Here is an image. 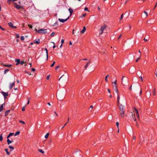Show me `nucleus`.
I'll return each instance as SVG.
<instances>
[{
	"label": "nucleus",
	"mask_w": 157,
	"mask_h": 157,
	"mask_svg": "<svg viewBox=\"0 0 157 157\" xmlns=\"http://www.w3.org/2000/svg\"><path fill=\"white\" fill-rule=\"evenodd\" d=\"M20 134V132L19 131H17L15 133V136H16L17 135H18Z\"/></svg>",
	"instance_id": "473e14b6"
},
{
	"label": "nucleus",
	"mask_w": 157,
	"mask_h": 157,
	"mask_svg": "<svg viewBox=\"0 0 157 157\" xmlns=\"http://www.w3.org/2000/svg\"><path fill=\"white\" fill-rule=\"evenodd\" d=\"M134 110L136 111V116H137V117L139 119L140 117H139V112H138V110L137 109H136V108H134Z\"/></svg>",
	"instance_id": "1a4fd4ad"
},
{
	"label": "nucleus",
	"mask_w": 157,
	"mask_h": 157,
	"mask_svg": "<svg viewBox=\"0 0 157 157\" xmlns=\"http://www.w3.org/2000/svg\"><path fill=\"white\" fill-rule=\"evenodd\" d=\"M117 80L116 79L115 80V81L114 82H112V83H114V84L115 85V86H117Z\"/></svg>",
	"instance_id": "72a5a7b5"
},
{
	"label": "nucleus",
	"mask_w": 157,
	"mask_h": 157,
	"mask_svg": "<svg viewBox=\"0 0 157 157\" xmlns=\"http://www.w3.org/2000/svg\"><path fill=\"white\" fill-rule=\"evenodd\" d=\"M107 27V26L105 24H104L100 27V28L98 30L100 35L102 34L103 33L104 30Z\"/></svg>",
	"instance_id": "7ed1b4c3"
},
{
	"label": "nucleus",
	"mask_w": 157,
	"mask_h": 157,
	"mask_svg": "<svg viewBox=\"0 0 157 157\" xmlns=\"http://www.w3.org/2000/svg\"><path fill=\"white\" fill-rule=\"evenodd\" d=\"M60 67L59 66V65H58V66H57L55 68V69L56 70H57V69L58 68H59Z\"/></svg>",
	"instance_id": "a18cd8bd"
},
{
	"label": "nucleus",
	"mask_w": 157,
	"mask_h": 157,
	"mask_svg": "<svg viewBox=\"0 0 157 157\" xmlns=\"http://www.w3.org/2000/svg\"><path fill=\"white\" fill-rule=\"evenodd\" d=\"M2 134L1 135V136H0V140L1 141H2V140H3V137H2Z\"/></svg>",
	"instance_id": "2f4dec72"
},
{
	"label": "nucleus",
	"mask_w": 157,
	"mask_h": 157,
	"mask_svg": "<svg viewBox=\"0 0 157 157\" xmlns=\"http://www.w3.org/2000/svg\"><path fill=\"white\" fill-rule=\"evenodd\" d=\"M15 7L17 10L21 9V6L17 5L16 3H14Z\"/></svg>",
	"instance_id": "423d86ee"
},
{
	"label": "nucleus",
	"mask_w": 157,
	"mask_h": 157,
	"mask_svg": "<svg viewBox=\"0 0 157 157\" xmlns=\"http://www.w3.org/2000/svg\"><path fill=\"white\" fill-rule=\"evenodd\" d=\"M38 151H39L40 152H41V153H42V154H43V153H44V151H43L42 150L40 149H39V150H38Z\"/></svg>",
	"instance_id": "c85d7f7f"
},
{
	"label": "nucleus",
	"mask_w": 157,
	"mask_h": 157,
	"mask_svg": "<svg viewBox=\"0 0 157 157\" xmlns=\"http://www.w3.org/2000/svg\"><path fill=\"white\" fill-rule=\"evenodd\" d=\"M3 65L5 67H10L12 66V65L11 64H10V65L3 64Z\"/></svg>",
	"instance_id": "cd10ccee"
},
{
	"label": "nucleus",
	"mask_w": 157,
	"mask_h": 157,
	"mask_svg": "<svg viewBox=\"0 0 157 157\" xmlns=\"http://www.w3.org/2000/svg\"><path fill=\"white\" fill-rule=\"evenodd\" d=\"M17 1V0H8V2L9 3V4H10L11 1Z\"/></svg>",
	"instance_id": "7c9ffc66"
},
{
	"label": "nucleus",
	"mask_w": 157,
	"mask_h": 157,
	"mask_svg": "<svg viewBox=\"0 0 157 157\" xmlns=\"http://www.w3.org/2000/svg\"><path fill=\"white\" fill-rule=\"evenodd\" d=\"M64 39H62L61 41V44H63L64 42Z\"/></svg>",
	"instance_id": "c03bdc74"
},
{
	"label": "nucleus",
	"mask_w": 157,
	"mask_h": 157,
	"mask_svg": "<svg viewBox=\"0 0 157 157\" xmlns=\"http://www.w3.org/2000/svg\"><path fill=\"white\" fill-rule=\"evenodd\" d=\"M119 110L120 111V117L123 118L124 117V107L122 105H121L119 106Z\"/></svg>",
	"instance_id": "f257e3e1"
},
{
	"label": "nucleus",
	"mask_w": 157,
	"mask_h": 157,
	"mask_svg": "<svg viewBox=\"0 0 157 157\" xmlns=\"http://www.w3.org/2000/svg\"><path fill=\"white\" fill-rule=\"evenodd\" d=\"M32 71H35V68H33L32 69Z\"/></svg>",
	"instance_id": "4d7b16f0"
},
{
	"label": "nucleus",
	"mask_w": 157,
	"mask_h": 157,
	"mask_svg": "<svg viewBox=\"0 0 157 157\" xmlns=\"http://www.w3.org/2000/svg\"><path fill=\"white\" fill-rule=\"evenodd\" d=\"M140 56L138 58L136 59V62H137L138 60L140 59Z\"/></svg>",
	"instance_id": "e433bc0d"
},
{
	"label": "nucleus",
	"mask_w": 157,
	"mask_h": 157,
	"mask_svg": "<svg viewBox=\"0 0 157 157\" xmlns=\"http://www.w3.org/2000/svg\"><path fill=\"white\" fill-rule=\"evenodd\" d=\"M153 95L154 96L155 95H156V90L155 88H154L153 90Z\"/></svg>",
	"instance_id": "393cba45"
},
{
	"label": "nucleus",
	"mask_w": 157,
	"mask_h": 157,
	"mask_svg": "<svg viewBox=\"0 0 157 157\" xmlns=\"http://www.w3.org/2000/svg\"><path fill=\"white\" fill-rule=\"evenodd\" d=\"M86 29L85 27H83V30L81 31V33L83 34V33L86 31Z\"/></svg>",
	"instance_id": "a211bd4d"
},
{
	"label": "nucleus",
	"mask_w": 157,
	"mask_h": 157,
	"mask_svg": "<svg viewBox=\"0 0 157 157\" xmlns=\"http://www.w3.org/2000/svg\"><path fill=\"white\" fill-rule=\"evenodd\" d=\"M34 43L36 44H39L40 43V40L39 39L36 40H34Z\"/></svg>",
	"instance_id": "4468645a"
},
{
	"label": "nucleus",
	"mask_w": 157,
	"mask_h": 157,
	"mask_svg": "<svg viewBox=\"0 0 157 157\" xmlns=\"http://www.w3.org/2000/svg\"><path fill=\"white\" fill-rule=\"evenodd\" d=\"M28 26H29L30 28L32 29L33 27L32 25H29Z\"/></svg>",
	"instance_id": "864d4df0"
},
{
	"label": "nucleus",
	"mask_w": 157,
	"mask_h": 157,
	"mask_svg": "<svg viewBox=\"0 0 157 157\" xmlns=\"http://www.w3.org/2000/svg\"><path fill=\"white\" fill-rule=\"evenodd\" d=\"M15 85V82H14L10 84L9 86V88L10 89H11L13 86Z\"/></svg>",
	"instance_id": "ddd939ff"
},
{
	"label": "nucleus",
	"mask_w": 157,
	"mask_h": 157,
	"mask_svg": "<svg viewBox=\"0 0 157 157\" xmlns=\"http://www.w3.org/2000/svg\"><path fill=\"white\" fill-rule=\"evenodd\" d=\"M55 63V61H54L53 63L52 64V65H51V67H53L54 65V64Z\"/></svg>",
	"instance_id": "58836bf2"
},
{
	"label": "nucleus",
	"mask_w": 157,
	"mask_h": 157,
	"mask_svg": "<svg viewBox=\"0 0 157 157\" xmlns=\"http://www.w3.org/2000/svg\"><path fill=\"white\" fill-rule=\"evenodd\" d=\"M10 112V110H6L5 112V116H6L7 115H8V114Z\"/></svg>",
	"instance_id": "f3484780"
},
{
	"label": "nucleus",
	"mask_w": 157,
	"mask_h": 157,
	"mask_svg": "<svg viewBox=\"0 0 157 157\" xmlns=\"http://www.w3.org/2000/svg\"><path fill=\"white\" fill-rule=\"evenodd\" d=\"M25 110V107H24L22 108V110L23 111H24Z\"/></svg>",
	"instance_id": "3c124183"
},
{
	"label": "nucleus",
	"mask_w": 157,
	"mask_h": 157,
	"mask_svg": "<svg viewBox=\"0 0 157 157\" xmlns=\"http://www.w3.org/2000/svg\"><path fill=\"white\" fill-rule=\"evenodd\" d=\"M55 34V33L54 32H53L51 34V36H54Z\"/></svg>",
	"instance_id": "a19ab883"
},
{
	"label": "nucleus",
	"mask_w": 157,
	"mask_h": 157,
	"mask_svg": "<svg viewBox=\"0 0 157 157\" xmlns=\"http://www.w3.org/2000/svg\"><path fill=\"white\" fill-rule=\"evenodd\" d=\"M86 15V13H84V14H83L82 16H81V17H85Z\"/></svg>",
	"instance_id": "49530a36"
},
{
	"label": "nucleus",
	"mask_w": 157,
	"mask_h": 157,
	"mask_svg": "<svg viewBox=\"0 0 157 157\" xmlns=\"http://www.w3.org/2000/svg\"><path fill=\"white\" fill-rule=\"evenodd\" d=\"M57 24V22H56L54 24H53L52 26H54L56 25Z\"/></svg>",
	"instance_id": "8fccbe9b"
},
{
	"label": "nucleus",
	"mask_w": 157,
	"mask_h": 157,
	"mask_svg": "<svg viewBox=\"0 0 157 157\" xmlns=\"http://www.w3.org/2000/svg\"><path fill=\"white\" fill-rule=\"evenodd\" d=\"M84 10L85 11H86L88 10V8L87 7H85L84 9Z\"/></svg>",
	"instance_id": "e2e57ef3"
},
{
	"label": "nucleus",
	"mask_w": 157,
	"mask_h": 157,
	"mask_svg": "<svg viewBox=\"0 0 157 157\" xmlns=\"http://www.w3.org/2000/svg\"><path fill=\"white\" fill-rule=\"evenodd\" d=\"M30 101L29 100H28V102L27 103V105H29V103Z\"/></svg>",
	"instance_id": "338daca9"
},
{
	"label": "nucleus",
	"mask_w": 157,
	"mask_h": 157,
	"mask_svg": "<svg viewBox=\"0 0 157 157\" xmlns=\"http://www.w3.org/2000/svg\"><path fill=\"white\" fill-rule=\"evenodd\" d=\"M8 25L10 27H11L12 28H15V29L16 28V27L14 26L13 25V24L11 22L9 23Z\"/></svg>",
	"instance_id": "9d476101"
},
{
	"label": "nucleus",
	"mask_w": 157,
	"mask_h": 157,
	"mask_svg": "<svg viewBox=\"0 0 157 157\" xmlns=\"http://www.w3.org/2000/svg\"><path fill=\"white\" fill-rule=\"evenodd\" d=\"M140 79H141V81H143V79L142 78V77L141 76H140Z\"/></svg>",
	"instance_id": "052dcab7"
},
{
	"label": "nucleus",
	"mask_w": 157,
	"mask_h": 157,
	"mask_svg": "<svg viewBox=\"0 0 157 157\" xmlns=\"http://www.w3.org/2000/svg\"><path fill=\"white\" fill-rule=\"evenodd\" d=\"M116 125L117 126V128H118V127H119V122H117L116 123Z\"/></svg>",
	"instance_id": "37998d69"
},
{
	"label": "nucleus",
	"mask_w": 157,
	"mask_h": 157,
	"mask_svg": "<svg viewBox=\"0 0 157 157\" xmlns=\"http://www.w3.org/2000/svg\"><path fill=\"white\" fill-rule=\"evenodd\" d=\"M123 14H122L121 16V17H120V20H121L122 19L123 17Z\"/></svg>",
	"instance_id": "5fc2aeb1"
},
{
	"label": "nucleus",
	"mask_w": 157,
	"mask_h": 157,
	"mask_svg": "<svg viewBox=\"0 0 157 157\" xmlns=\"http://www.w3.org/2000/svg\"><path fill=\"white\" fill-rule=\"evenodd\" d=\"M125 13H126V14H128V15L129 14V12H128L127 11H126V12H125Z\"/></svg>",
	"instance_id": "69168bd1"
},
{
	"label": "nucleus",
	"mask_w": 157,
	"mask_h": 157,
	"mask_svg": "<svg viewBox=\"0 0 157 157\" xmlns=\"http://www.w3.org/2000/svg\"><path fill=\"white\" fill-rule=\"evenodd\" d=\"M7 141V144L8 145L10 144L13 142V141H10L9 139H8Z\"/></svg>",
	"instance_id": "dca6fc26"
},
{
	"label": "nucleus",
	"mask_w": 157,
	"mask_h": 157,
	"mask_svg": "<svg viewBox=\"0 0 157 157\" xmlns=\"http://www.w3.org/2000/svg\"><path fill=\"white\" fill-rule=\"evenodd\" d=\"M3 109V104L0 105V112L2 111Z\"/></svg>",
	"instance_id": "a878e982"
},
{
	"label": "nucleus",
	"mask_w": 157,
	"mask_h": 157,
	"mask_svg": "<svg viewBox=\"0 0 157 157\" xmlns=\"http://www.w3.org/2000/svg\"><path fill=\"white\" fill-rule=\"evenodd\" d=\"M5 150L6 151V154H7V155H10V153L8 151V149H7V148L5 149Z\"/></svg>",
	"instance_id": "aec40b11"
},
{
	"label": "nucleus",
	"mask_w": 157,
	"mask_h": 157,
	"mask_svg": "<svg viewBox=\"0 0 157 157\" xmlns=\"http://www.w3.org/2000/svg\"><path fill=\"white\" fill-rule=\"evenodd\" d=\"M144 41H146V42L147 41H148V40L147 39L145 38H144Z\"/></svg>",
	"instance_id": "bf43d9fd"
},
{
	"label": "nucleus",
	"mask_w": 157,
	"mask_h": 157,
	"mask_svg": "<svg viewBox=\"0 0 157 157\" xmlns=\"http://www.w3.org/2000/svg\"><path fill=\"white\" fill-rule=\"evenodd\" d=\"M90 61L89 60V62H87L86 65L84 67L86 69L88 66L89 64L90 63Z\"/></svg>",
	"instance_id": "412c9836"
},
{
	"label": "nucleus",
	"mask_w": 157,
	"mask_h": 157,
	"mask_svg": "<svg viewBox=\"0 0 157 157\" xmlns=\"http://www.w3.org/2000/svg\"><path fill=\"white\" fill-rule=\"evenodd\" d=\"M15 61L17 63L16 65H18L20 62V59H15Z\"/></svg>",
	"instance_id": "f8f14e48"
},
{
	"label": "nucleus",
	"mask_w": 157,
	"mask_h": 157,
	"mask_svg": "<svg viewBox=\"0 0 157 157\" xmlns=\"http://www.w3.org/2000/svg\"><path fill=\"white\" fill-rule=\"evenodd\" d=\"M17 38H18L19 37V35L18 34H16Z\"/></svg>",
	"instance_id": "680f3d73"
},
{
	"label": "nucleus",
	"mask_w": 157,
	"mask_h": 157,
	"mask_svg": "<svg viewBox=\"0 0 157 157\" xmlns=\"http://www.w3.org/2000/svg\"><path fill=\"white\" fill-rule=\"evenodd\" d=\"M19 122L23 124H25V123L23 121H19Z\"/></svg>",
	"instance_id": "c9c22d12"
},
{
	"label": "nucleus",
	"mask_w": 157,
	"mask_h": 157,
	"mask_svg": "<svg viewBox=\"0 0 157 157\" xmlns=\"http://www.w3.org/2000/svg\"><path fill=\"white\" fill-rule=\"evenodd\" d=\"M2 93L5 98H6L8 95V93L4 92L2 91Z\"/></svg>",
	"instance_id": "6e6552de"
},
{
	"label": "nucleus",
	"mask_w": 157,
	"mask_h": 157,
	"mask_svg": "<svg viewBox=\"0 0 157 157\" xmlns=\"http://www.w3.org/2000/svg\"><path fill=\"white\" fill-rule=\"evenodd\" d=\"M144 13H145V14L146 17H147L148 16V14H147V12H146L145 11H144Z\"/></svg>",
	"instance_id": "4c0bfd02"
},
{
	"label": "nucleus",
	"mask_w": 157,
	"mask_h": 157,
	"mask_svg": "<svg viewBox=\"0 0 157 157\" xmlns=\"http://www.w3.org/2000/svg\"><path fill=\"white\" fill-rule=\"evenodd\" d=\"M21 39L22 40H23L25 39V38L24 36H21Z\"/></svg>",
	"instance_id": "f704fd0d"
},
{
	"label": "nucleus",
	"mask_w": 157,
	"mask_h": 157,
	"mask_svg": "<svg viewBox=\"0 0 157 157\" xmlns=\"http://www.w3.org/2000/svg\"><path fill=\"white\" fill-rule=\"evenodd\" d=\"M0 29H1L2 30H5V29H4L0 25Z\"/></svg>",
	"instance_id": "09e8293b"
},
{
	"label": "nucleus",
	"mask_w": 157,
	"mask_h": 157,
	"mask_svg": "<svg viewBox=\"0 0 157 157\" xmlns=\"http://www.w3.org/2000/svg\"><path fill=\"white\" fill-rule=\"evenodd\" d=\"M120 99V96H119V95L118 94L117 103V105H118V106H119V105H120V101H119Z\"/></svg>",
	"instance_id": "9b49d317"
},
{
	"label": "nucleus",
	"mask_w": 157,
	"mask_h": 157,
	"mask_svg": "<svg viewBox=\"0 0 157 157\" xmlns=\"http://www.w3.org/2000/svg\"><path fill=\"white\" fill-rule=\"evenodd\" d=\"M69 18V17H68L66 19H62L59 18L58 20L60 22H61L64 23V22L67 21V20Z\"/></svg>",
	"instance_id": "39448f33"
},
{
	"label": "nucleus",
	"mask_w": 157,
	"mask_h": 157,
	"mask_svg": "<svg viewBox=\"0 0 157 157\" xmlns=\"http://www.w3.org/2000/svg\"><path fill=\"white\" fill-rule=\"evenodd\" d=\"M132 119L134 121H136V118L135 117V113H134V112L133 111L132 113Z\"/></svg>",
	"instance_id": "0eeeda50"
},
{
	"label": "nucleus",
	"mask_w": 157,
	"mask_h": 157,
	"mask_svg": "<svg viewBox=\"0 0 157 157\" xmlns=\"http://www.w3.org/2000/svg\"><path fill=\"white\" fill-rule=\"evenodd\" d=\"M109 77V75H107L105 77V81L107 82H108V78Z\"/></svg>",
	"instance_id": "5701e85b"
},
{
	"label": "nucleus",
	"mask_w": 157,
	"mask_h": 157,
	"mask_svg": "<svg viewBox=\"0 0 157 157\" xmlns=\"http://www.w3.org/2000/svg\"><path fill=\"white\" fill-rule=\"evenodd\" d=\"M14 134V133H10L9 134V136H11L12 135H13Z\"/></svg>",
	"instance_id": "de8ad7c7"
},
{
	"label": "nucleus",
	"mask_w": 157,
	"mask_h": 157,
	"mask_svg": "<svg viewBox=\"0 0 157 157\" xmlns=\"http://www.w3.org/2000/svg\"><path fill=\"white\" fill-rule=\"evenodd\" d=\"M9 71V69H6L4 71V73L5 74L6 73Z\"/></svg>",
	"instance_id": "79ce46f5"
},
{
	"label": "nucleus",
	"mask_w": 157,
	"mask_h": 157,
	"mask_svg": "<svg viewBox=\"0 0 157 157\" xmlns=\"http://www.w3.org/2000/svg\"><path fill=\"white\" fill-rule=\"evenodd\" d=\"M54 113L55 114H56V116L57 117H58V114H57V113H56V112H54Z\"/></svg>",
	"instance_id": "0e129e2a"
},
{
	"label": "nucleus",
	"mask_w": 157,
	"mask_h": 157,
	"mask_svg": "<svg viewBox=\"0 0 157 157\" xmlns=\"http://www.w3.org/2000/svg\"><path fill=\"white\" fill-rule=\"evenodd\" d=\"M36 32L39 33H47V31L46 29H41L38 30L36 31Z\"/></svg>",
	"instance_id": "20e7f679"
},
{
	"label": "nucleus",
	"mask_w": 157,
	"mask_h": 157,
	"mask_svg": "<svg viewBox=\"0 0 157 157\" xmlns=\"http://www.w3.org/2000/svg\"><path fill=\"white\" fill-rule=\"evenodd\" d=\"M49 135V133H47L45 136L44 137L46 139L48 137Z\"/></svg>",
	"instance_id": "bb28decb"
},
{
	"label": "nucleus",
	"mask_w": 157,
	"mask_h": 157,
	"mask_svg": "<svg viewBox=\"0 0 157 157\" xmlns=\"http://www.w3.org/2000/svg\"><path fill=\"white\" fill-rule=\"evenodd\" d=\"M115 87H116V92L117 93V95H118V90L117 89V86H116Z\"/></svg>",
	"instance_id": "c756f323"
},
{
	"label": "nucleus",
	"mask_w": 157,
	"mask_h": 157,
	"mask_svg": "<svg viewBox=\"0 0 157 157\" xmlns=\"http://www.w3.org/2000/svg\"><path fill=\"white\" fill-rule=\"evenodd\" d=\"M68 10H69L70 13V15L71 16L72 15V13H73V10L72 9H71V8H70L68 9Z\"/></svg>",
	"instance_id": "2eb2a0df"
},
{
	"label": "nucleus",
	"mask_w": 157,
	"mask_h": 157,
	"mask_svg": "<svg viewBox=\"0 0 157 157\" xmlns=\"http://www.w3.org/2000/svg\"><path fill=\"white\" fill-rule=\"evenodd\" d=\"M128 80L127 77L123 76L122 78L121 84L123 86H126V85L128 84Z\"/></svg>",
	"instance_id": "f03ea898"
},
{
	"label": "nucleus",
	"mask_w": 157,
	"mask_h": 157,
	"mask_svg": "<svg viewBox=\"0 0 157 157\" xmlns=\"http://www.w3.org/2000/svg\"><path fill=\"white\" fill-rule=\"evenodd\" d=\"M47 104L49 106H51V105L49 102L47 103Z\"/></svg>",
	"instance_id": "774afa93"
},
{
	"label": "nucleus",
	"mask_w": 157,
	"mask_h": 157,
	"mask_svg": "<svg viewBox=\"0 0 157 157\" xmlns=\"http://www.w3.org/2000/svg\"><path fill=\"white\" fill-rule=\"evenodd\" d=\"M157 5V2L156 3V4L154 6V8L153 9V10H154L155 9V8L156 7Z\"/></svg>",
	"instance_id": "13d9d810"
},
{
	"label": "nucleus",
	"mask_w": 157,
	"mask_h": 157,
	"mask_svg": "<svg viewBox=\"0 0 157 157\" xmlns=\"http://www.w3.org/2000/svg\"><path fill=\"white\" fill-rule=\"evenodd\" d=\"M20 63L21 64V65H23L24 63H25L26 64L25 65V66H26V65H27V63H26V62H24V61L23 60H22L21 61V62H20Z\"/></svg>",
	"instance_id": "b1692460"
},
{
	"label": "nucleus",
	"mask_w": 157,
	"mask_h": 157,
	"mask_svg": "<svg viewBox=\"0 0 157 157\" xmlns=\"http://www.w3.org/2000/svg\"><path fill=\"white\" fill-rule=\"evenodd\" d=\"M45 50L46 51V56H47V60L48 59V51L47 48H45Z\"/></svg>",
	"instance_id": "6ab92c4d"
},
{
	"label": "nucleus",
	"mask_w": 157,
	"mask_h": 157,
	"mask_svg": "<svg viewBox=\"0 0 157 157\" xmlns=\"http://www.w3.org/2000/svg\"><path fill=\"white\" fill-rule=\"evenodd\" d=\"M135 122V123H136V126L137 127H139V124H138L137 123V122L136 121H136H134Z\"/></svg>",
	"instance_id": "ea45409f"
},
{
	"label": "nucleus",
	"mask_w": 157,
	"mask_h": 157,
	"mask_svg": "<svg viewBox=\"0 0 157 157\" xmlns=\"http://www.w3.org/2000/svg\"><path fill=\"white\" fill-rule=\"evenodd\" d=\"M50 76L49 75H48L46 79L47 80H48Z\"/></svg>",
	"instance_id": "6e6d98bb"
},
{
	"label": "nucleus",
	"mask_w": 157,
	"mask_h": 157,
	"mask_svg": "<svg viewBox=\"0 0 157 157\" xmlns=\"http://www.w3.org/2000/svg\"><path fill=\"white\" fill-rule=\"evenodd\" d=\"M21 9L22 11H25V10H24V8H23V7H22V6L21 7Z\"/></svg>",
	"instance_id": "603ef678"
},
{
	"label": "nucleus",
	"mask_w": 157,
	"mask_h": 157,
	"mask_svg": "<svg viewBox=\"0 0 157 157\" xmlns=\"http://www.w3.org/2000/svg\"><path fill=\"white\" fill-rule=\"evenodd\" d=\"M9 147L10 149V151H12L14 149V148L10 145L9 146Z\"/></svg>",
	"instance_id": "4be33fe9"
}]
</instances>
